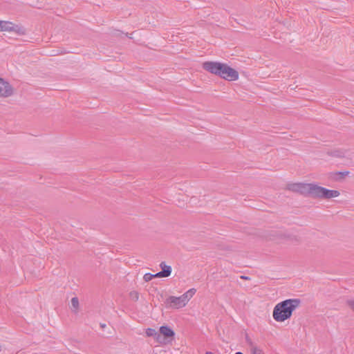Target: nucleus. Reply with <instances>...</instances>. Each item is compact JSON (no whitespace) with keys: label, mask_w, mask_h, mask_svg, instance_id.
<instances>
[{"label":"nucleus","mask_w":354,"mask_h":354,"mask_svg":"<svg viewBox=\"0 0 354 354\" xmlns=\"http://www.w3.org/2000/svg\"><path fill=\"white\" fill-rule=\"evenodd\" d=\"M287 188L290 191L315 198L328 199L339 196V192L337 190L328 189L314 183H290L287 185Z\"/></svg>","instance_id":"1"},{"label":"nucleus","mask_w":354,"mask_h":354,"mask_svg":"<svg viewBox=\"0 0 354 354\" xmlns=\"http://www.w3.org/2000/svg\"><path fill=\"white\" fill-rule=\"evenodd\" d=\"M301 304L299 299H288L278 303L273 309V319L278 322H283L289 319L292 313Z\"/></svg>","instance_id":"2"},{"label":"nucleus","mask_w":354,"mask_h":354,"mask_svg":"<svg viewBox=\"0 0 354 354\" xmlns=\"http://www.w3.org/2000/svg\"><path fill=\"white\" fill-rule=\"evenodd\" d=\"M195 288H190L179 297L169 296L166 299V305L171 308L179 309L185 307L196 294Z\"/></svg>","instance_id":"3"},{"label":"nucleus","mask_w":354,"mask_h":354,"mask_svg":"<svg viewBox=\"0 0 354 354\" xmlns=\"http://www.w3.org/2000/svg\"><path fill=\"white\" fill-rule=\"evenodd\" d=\"M219 77L228 81H234L239 78V73L230 66L223 64Z\"/></svg>","instance_id":"4"},{"label":"nucleus","mask_w":354,"mask_h":354,"mask_svg":"<svg viewBox=\"0 0 354 354\" xmlns=\"http://www.w3.org/2000/svg\"><path fill=\"white\" fill-rule=\"evenodd\" d=\"M0 32H15L17 34H24V29L9 21L0 20Z\"/></svg>","instance_id":"5"},{"label":"nucleus","mask_w":354,"mask_h":354,"mask_svg":"<svg viewBox=\"0 0 354 354\" xmlns=\"http://www.w3.org/2000/svg\"><path fill=\"white\" fill-rule=\"evenodd\" d=\"M222 64V63L216 62H205L203 64V68L207 71L219 76Z\"/></svg>","instance_id":"6"},{"label":"nucleus","mask_w":354,"mask_h":354,"mask_svg":"<svg viewBox=\"0 0 354 354\" xmlns=\"http://www.w3.org/2000/svg\"><path fill=\"white\" fill-rule=\"evenodd\" d=\"M13 93L12 86L3 78L0 77V97H10Z\"/></svg>","instance_id":"7"},{"label":"nucleus","mask_w":354,"mask_h":354,"mask_svg":"<svg viewBox=\"0 0 354 354\" xmlns=\"http://www.w3.org/2000/svg\"><path fill=\"white\" fill-rule=\"evenodd\" d=\"M162 271L156 273V278L167 277L171 273V268L170 266H167L165 262H162L160 264Z\"/></svg>","instance_id":"8"},{"label":"nucleus","mask_w":354,"mask_h":354,"mask_svg":"<svg viewBox=\"0 0 354 354\" xmlns=\"http://www.w3.org/2000/svg\"><path fill=\"white\" fill-rule=\"evenodd\" d=\"M146 335L148 337H153L156 340V342L158 343H160V344L163 343L162 337L155 329L147 328L146 330Z\"/></svg>","instance_id":"9"},{"label":"nucleus","mask_w":354,"mask_h":354,"mask_svg":"<svg viewBox=\"0 0 354 354\" xmlns=\"http://www.w3.org/2000/svg\"><path fill=\"white\" fill-rule=\"evenodd\" d=\"M160 334L165 337H173L174 336V330L167 326H162L160 328Z\"/></svg>","instance_id":"10"},{"label":"nucleus","mask_w":354,"mask_h":354,"mask_svg":"<svg viewBox=\"0 0 354 354\" xmlns=\"http://www.w3.org/2000/svg\"><path fill=\"white\" fill-rule=\"evenodd\" d=\"M71 306L74 308V310L76 312L79 308V300L77 297H73L71 299Z\"/></svg>","instance_id":"11"},{"label":"nucleus","mask_w":354,"mask_h":354,"mask_svg":"<svg viewBox=\"0 0 354 354\" xmlns=\"http://www.w3.org/2000/svg\"><path fill=\"white\" fill-rule=\"evenodd\" d=\"M252 354H264L261 348L258 346H252L251 348Z\"/></svg>","instance_id":"12"},{"label":"nucleus","mask_w":354,"mask_h":354,"mask_svg":"<svg viewBox=\"0 0 354 354\" xmlns=\"http://www.w3.org/2000/svg\"><path fill=\"white\" fill-rule=\"evenodd\" d=\"M156 277V274H151L150 273H147L144 275V280L145 281H151L153 278H155Z\"/></svg>","instance_id":"13"},{"label":"nucleus","mask_w":354,"mask_h":354,"mask_svg":"<svg viewBox=\"0 0 354 354\" xmlns=\"http://www.w3.org/2000/svg\"><path fill=\"white\" fill-rule=\"evenodd\" d=\"M129 296L131 297V299L133 301H136L139 298V295H138V292H136V291H132L130 292L129 294Z\"/></svg>","instance_id":"14"},{"label":"nucleus","mask_w":354,"mask_h":354,"mask_svg":"<svg viewBox=\"0 0 354 354\" xmlns=\"http://www.w3.org/2000/svg\"><path fill=\"white\" fill-rule=\"evenodd\" d=\"M349 307L354 311V301L351 300L348 301Z\"/></svg>","instance_id":"15"},{"label":"nucleus","mask_w":354,"mask_h":354,"mask_svg":"<svg viewBox=\"0 0 354 354\" xmlns=\"http://www.w3.org/2000/svg\"><path fill=\"white\" fill-rule=\"evenodd\" d=\"M241 279H248V277H245V276H241Z\"/></svg>","instance_id":"16"},{"label":"nucleus","mask_w":354,"mask_h":354,"mask_svg":"<svg viewBox=\"0 0 354 354\" xmlns=\"http://www.w3.org/2000/svg\"><path fill=\"white\" fill-rule=\"evenodd\" d=\"M235 354H243V353L241 352H236V353H235Z\"/></svg>","instance_id":"17"},{"label":"nucleus","mask_w":354,"mask_h":354,"mask_svg":"<svg viewBox=\"0 0 354 354\" xmlns=\"http://www.w3.org/2000/svg\"><path fill=\"white\" fill-rule=\"evenodd\" d=\"M101 326H102V328H104V327H105V324H102V325H101Z\"/></svg>","instance_id":"18"}]
</instances>
